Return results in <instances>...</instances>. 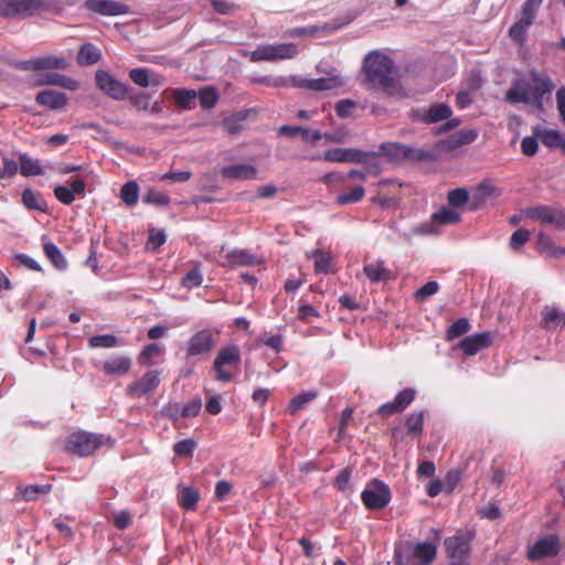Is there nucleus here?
<instances>
[{"instance_id": "f257e3e1", "label": "nucleus", "mask_w": 565, "mask_h": 565, "mask_svg": "<svg viewBox=\"0 0 565 565\" xmlns=\"http://www.w3.org/2000/svg\"><path fill=\"white\" fill-rule=\"evenodd\" d=\"M363 71L365 81L387 96H404L403 88L396 79L395 65L391 57L377 51L364 57Z\"/></svg>"}, {"instance_id": "f03ea898", "label": "nucleus", "mask_w": 565, "mask_h": 565, "mask_svg": "<svg viewBox=\"0 0 565 565\" xmlns=\"http://www.w3.org/2000/svg\"><path fill=\"white\" fill-rule=\"evenodd\" d=\"M109 441V436L79 430L67 437L65 450L78 457H88Z\"/></svg>"}, {"instance_id": "7ed1b4c3", "label": "nucleus", "mask_w": 565, "mask_h": 565, "mask_svg": "<svg viewBox=\"0 0 565 565\" xmlns=\"http://www.w3.org/2000/svg\"><path fill=\"white\" fill-rule=\"evenodd\" d=\"M298 54L297 45L294 43H277L259 45L253 52H248L252 62L294 58Z\"/></svg>"}, {"instance_id": "20e7f679", "label": "nucleus", "mask_w": 565, "mask_h": 565, "mask_svg": "<svg viewBox=\"0 0 565 565\" xmlns=\"http://www.w3.org/2000/svg\"><path fill=\"white\" fill-rule=\"evenodd\" d=\"M47 8L43 0H0V15L3 18H26Z\"/></svg>"}, {"instance_id": "39448f33", "label": "nucleus", "mask_w": 565, "mask_h": 565, "mask_svg": "<svg viewBox=\"0 0 565 565\" xmlns=\"http://www.w3.org/2000/svg\"><path fill=\"white\" fill-rule=\"evenodd\" d=\"M392 499L387 484L374 479L361 493V500L367 510L376 511L384 509Z\"/></svg>"}, {"instance_id": "423d86ee", "label": "nucleus", "mask_w": 565, "mask_h": 565, "mask_svg": "<svg viewBox=\"0 0 565 565\" xmlns=\"http://www.w3.org/2000/svg\"><path fill=\"white\" fill-rule=\"evenodd\" d=\"M563 548V543L558 535L550 534L539 539L533 545L529 546L526 557L531 562H539L544 558L556 557Z\"/></svg>"}, {"instance_id": "0eeeda50", "label": "nucleus", "mask_w": 565, "mask_h": 565, "mask_svg": "<svg viewBox=\"0 0 565 565\" xmlns=\"http://www.w3.org/2000/svg\"><path fill=\"white\" fill-rule=\"evenodd\" d=\"M524 214L527 218L541 221L544 224L553 225L559 230L565 228V209L537 205L526 209Z\"/></svg>"}, {"instance_id": "6e6552de", "label": "nucleus", "mask_w": 565, "mask_h": 565, "mask_svg": "<svg viewBox=\"0 0 565 565\" xmlns=\"http://www.w3.org/2000/svg\"><path fill=\"white\" fill-rule=\"evenodd\" d=\"M161 372L158 370H150L145 373L139 380L128 384L126 392L132 398H140L151 395L160 385Z\"/></svg>"}, {"instance_id": "1a4fd4ad", "label": "nucleus", "mask_w": 565, "mask_h": 565, "mask_svg": "<svg viewBox=\"0 0 565 565\" xmlns=\"http://www.w3.org/2000/svg\"><path fill=\"white\" fill-rule=\"evenodd\" d=\"M95 81L98 89L115 100H122L128 94V86L104 70L96 71Z\"/></svg>"}, {"instance_id": "9d476101", "label": "nucleus", "mask_w": 565, "mask_h": 565, "mask_svg": "<svg viewBox=\"0 0 565 565\" xmlns=\"http://www.w3.org/2000/svg\"><path fill=\"white\" fill-rule=\"evenodd\" d=\"M415 395L416 392L414 388H405L397 393L393 402L381 405L376 413L383 418H387L394 414H399L413 403Z\"/></svg>"}, {"instance_id": "9b49d317", "label": "nucleus", "mask_w": 565, "mask_h": 565, "mask_svg": "<svg viewBox=\"0 0 565 565\" xmlns=\"http://www.w3.org/2000/svg\"><path fill=\"white\" fill-rule=\"evenodd\" d=\"M370 156L374 158L376 154H369L355 148H333L327 150L323 158L330 162L367 163Z\"/></svg>"}, {"instance_id": "f8f14e48", "label": "nucleus", "mask_w": 565, "mask_h": 565, "mask_svg": "<svg viewBox=\"0 0 565 565\" xmlns=\"http://www.w3.org/2000/svg\"><path fill=\"white\" fill-rule=\"evenodd\" d=\"M451 108L444 103L434 104L428 109H417L412 111L413 120L420 121L426 125L435 124L450 118Z\"/></svg>"}, {"instance_id": "ddd939ff", "label": "nucleus", "mask_w": 565, "mask_h": 565, "mask_svg": "<svg viewBox=\"0 0 565 565\" xmlns=\"http://www.w3.org/2000/svg\"><path fill=\"white\" fill-rule=\"evenodd\" d=\"M495 332L487 331L466 337L458 343L463 353H477L480 350L489 349L498 340Z\"/></svg>"}, {"instance_id": "4468645a", "label": "nucleus", "mask_w": 565, "mask_h": 565, "mask_svg": "<svg viewBox=\"0 0 565 565\" xmlns=\"http://www.w3.org/2000/svg\"><path fill=\"white\" fill-rule=\"evenodd\" d=\"M505 100L510 104H533L532 83L525 78H518L512 82L511 87L505 93Z\"/></svg>"}, {"instance_id": "2eb2a0df", "label": "nucleus", "mask_w": 565, "mask_h": 565, "mask_svg": "<svg viewBox=\"0 0 565 565\" xmlns=\"http://www.w3.org/2000/svg\"><path fill=\"white\" fill-rule=\"evenodd\" d=\"M220 338L217 331L203 329L196 332L189 341L188 353H206L212 351Z\"/></svg>"}, {"instance_id": "dca6fc26", "label": "nucleus", "mask_w": 565, "mask_h": 565, "mask_svg": "<svg viewBox=\"0 0 565 565\" xmlns=\"http://www.w3.org/2000/svg\"><path fill=\"white\" fill-rule=\"evenodd\" d=\"M446 555L456 561H466L470 554V540L466 535H454L444 541Z\"/></svg>"}, {"instance_id": "f3484780", "label": "nucleus", "mask_w": 565, "mask_h": 565, "mask_svg": "<svg viewBox=\"0 0 565 565\" xmlns=\"http://www.w3.org/2000/svg\"><path fill=\"white\" fill-rule=\"evenodd\" d=\"M84 7L102 15H121L129 12L127 4L113 0H87Z\"/></svg>"}, {"instance_id": "a211bd4d", "label": "nucleus", "mask_w": 565, "mask_h": 565, "mask_svg": "<svg viewBox=\"0 0 565 565\" xmlns=\"http://www.w3.org/2000/svg\"><path fill=\"white\" fill-rule=\"evenodd\" d=\"M344 84L340 76L322 77L317 79H292V85L308 88L311 90L322 92L338 88Z\"/></svg>"}, {"instance_id": "6ab92c4d", "label": "nucleus", "mask_w": 565, "mask_h": 565, "mask_svg": "<svg viewBox=\"0 0 565 565\" xmlns=\"http://www.w3.org/2000/svg\"><path fill=\"white\" fill-rule=\"evenodd\" d=\"M501 195V190L488 182L480 183L475 190L470 200V210L476 211L483 207L488 200L497 199Z\"/></svg>"}, {"instance_id": "aec40b11", "label": "nucleus", "mask_w": 565, "mask_h": 565, "mask_svg": "<svg viewBox=\"0 0 565 565\" xmlns=\"http://www.w3.org/2000/svg\"><path fill=\"white\" fill-rule=\"evenodd\" d=\"M258 170L249 163H236L226 166L221 170V174L227 180H255Z\"/></svg>"}, {"instance_id": "412c9836", "label": "nucleus", "mask_w": 565, "mask_h": 565, "mask_svg": "<svg viewBox=\"0 0 565 565\" xmlns=\"http://www.w3.org/2000/svg\"><path fill=\"white\" fill-rule=\"evenodd\" d=\"M35 100L50 109L60 110L66 106L67 96L62 92L45 89L38 93Z\"/></svg>"}, {"instance_id": "4be33fe9", "label": "nucleus", "mask_w": 565, "mask_h": 565, "mask_svg": "<svg viewBox=\"0 0 565 565\" xmlns=\"http://www.w3.org/2000/svg\"><path fill=\"white\" fill-rule=\"evenodd\" d=\"M541 316V326L547 331H552L556 328H562L565 326V311H562L554 306H545Z\"/></svg>"}, {"instance_id": "5701e85b", "label": "nucleus", "mask_w": 565, "mask_h": 565, "mask_svg": "<svg viewBox=\"0 0 565 565\" xmlns=\"http://www.w3.org/2000/svg\"><path fill=\"white\" fill-rule=\"evenodd\" d=\"M130 79L138 86L149 87L159 86L163 83V77L152 73L147 68H134L129 72Z\"/></svg>"}, {"instance_id": "b1692460", "label": "nucleus", "mask_w": 565, "mask_h": 565, "mask_svg": "<svg viewBox=\"0 0 565 565\" xmlns=\"http://www.w3.org/2000/svg\"><path fill=\"white\" fill-rule=\"evenodd\" d=\"M438 159L436 149L430 148H415L405 145L404 162H433Z\"/></svg>"}, {"instance_id": "393cba45", "label": "nucleus", "mask_w": 565, "mask_h": 565, "mask_svg": "<svg viewBox=\"0 0 565 565\" xmlns=\"http://www.w3.org/2000/svg\"><path fill=\"white\" fill-rule=\"evenodd\" d=\"M413 555L414 559L419 563V565H430L437 556V544L431 542H420L417 544H413Z\"/></svg>"}, {"instance_id": "a878e982", "label": "nucleus", "mask_w": 565, "mask_h": 565, "mask_svg": "<svg viewBox=\"0 0 565 565\" xmlns=\"http://www.w3.org/2000/svg\"><path fill=\"white\" fill-rule=\"evenodd\" d=\"M239 362V355H217L213 369L216 373V380L222 382H230L232 374L226 370V366L236 365Z\"/></svg>"}, {"instance_id": "bb28decb", "label": "nucleus", "mask_w": 565, "mask_h": 565, "mask_svg": "<svg viewBox=\"0 0 565 565\" xmlns=\"http://www.w3.org/2000/svg\"><path fill=\"white\" fill-rule=\"evenodd\" d=\"M130 366V360L122 355H111L103 363L104 372L109 375L126 374Z\"/></svg>"}, {"instance_id": "cd10ccee", "label": "nucleus", "mask_w": 565, "mask_h": 565, "mask_svg": "<svg viewBox=\"0 0 565 565\" xmlns=\"http://www.w3.org/2000/svg\"><path fill=\"white\" fill-rule=\"evenodd\" d=\"M531 83L534 105L541 107L543 96L552 90L551 81L547 77L540 76L537 73H532Z\"/></svg>"}, {"instance_id": "c85d7f7f", "label": "nucleus", "mask_w": 565, "mask_h": 565, "mask_svg": "<svg viewBox=\"0 0 565 565\" xmlns=\"http://www.w3.org/2000/svg\"><path fill=\"white\" fill-rule=\"evenodd\" d=\"M405 145L399 142H384L380 146V153L390 162L401 164L404 162Z\"/></svg>"}, {"instance_id": "c756f323", "label": "nucleus", "mask_w": 565, "mask_h": 565, "mask_svg": "<svg viewBox=\"0 0 565 565\" xmlns=\"http://www.w3.org/2000/svg\"><path fill=\"white\" fill-rule=\"evenodd\" d=\"M41 85H55L60 87L67 88L70 90H76L78 88V83L63 74L58 73H46L42 76L40 81Z\"/></svg>"}, {"instance_id": "7c9ffc66", "label": "nucleus", "mask_w": 565, "mask_h": 565, "mask_svg": "<svg viewBox=\"0 0 565 565\" xmlns=\"http://www.w3.org/2000/svg\"><path fill=\"white\" fill-rule=\"evenodd\" d=\"M199 500L200 492L193 487H182L178 493V503L186 511H194Z\"/></svg>"}, {"instance_id": "2f4dec72", "label": "nucleus", "mask_w": 565, "mask_h": 565, "mask_svg": "<svg viewBox=\"0 0 565 565\" xmlns=\"http://www.w3.org/2000/svg\"><path fill=\"white\" fill-rule=\"evenodd\" d=\"M414 548L412 542H402L395 545L394 564L395 565H415L413 555Z\"/></svg>"}, {"instance_id": "473e14b6", "label": "nucleus", "mask_w": 565, "mask_h": 565, "mask_svg": "<svg viewBox=\"0 0 565 565\" xmlns=\"http://www.w3.org/2000/svg\"><path fill=\"white\" fill-rule=\"evenodd\" d=\"M364 273L372 282L387 281L392 278L391 270L384 267L383 262L366 264Z\"/></svg>"}, {"instance_id": "72a5a7b5", "label": "nucleus", "mask_w": 565, "mask_h": 565, "mask_svg": "<svg viewBox=\"0 0 565 565\" xmlns=\"http://www.w3.org/2000/svg\"><path fill=\"white\" fill-rule=\"evenodd\" d=\"M20 173L24 177L41 175L43 169L40 161L29 157L26 153L19 156Z\"/></svg>"}, {"instance_id": "f704fd0d", "label": "nucleus", "mask_w": 565, "mask_h": 565, "mask_svg": "<svg viewBox=\"0 0 565 565\" xmlns=\"http://www.w3.org/2000/svg\"><path fill=\"white\" fill-rule=\"evenodd\" d=\"M18 491L21 493L23 500L34 501L41 495L47 494L52 491V484H30L26 487H18Z\"/></svg>"}, {"instance_id": "c9c22d12", "label": "nucleus", "mask_w": 565, "mask_h": 565, "mask_svg": "<svg viewBox=\"0 0 565 565\" xmlns=\"http://www.w3.org/2000/svg\"><path fill=\"white\" fill-rule=\"evenodd\" d=\"M22 203L29 210H36L41 212L46 211V203L43 200L41 193L31 189H25L22 192Z\"/></svg>"}, {"instance_id": "e433bc0d", "label": "nucleus", "mask_w": 565, "mask_h": 565, "mask_svg": "<svg viewBox=\"0 0 565 565\" xmlns=\"http://www.w3.org/2000/svg\"><path fill=\"white\" fill-rule=\"evenodd\" d=\"M100 52L92 44H84L77 54V63L79 65H93L100 60Z\"/></svg>"}, {"instance_id": "4c0bfd02", "label": "nucleus", "mask_w": 565, "mask_h": 565, "mask_svg": "<svg viewBox=\"0 0 565 565\" xmlns=\"http://www.w3.org/2000/svg\"><path fill=\"white\" fill-rule=\"evenodd\" d=\"M317 396H318L317 391L302 392V393L296 395L289 402V405H288L289 413L296 414L299 411L305 409L310 402H312L313 399L317 398Z\"/></svg>"}, {"instance_id": "58836bf2", "label": "nucleus", "mask_w": 565, "mask_h": 565, "mask_svg": "<svg viewBox=\"0 0 565 565\" xmlns=\"http://www.w3.org/2000/svg\"><path fill=\"white\" fill-rule=\"evenodd\" d=\"M43 250L45 256L51 260L54 267H56L60 270L66 268V259L64 258L63 254L55 244H53L52 242H44Z\"/></svg>"}, {"instance_id": "ea45409f", "label": "nucleus", "mask_w": 565, "mask_h": 565, "mask_svg": "<svg viewBox=\"0 0 565 565\" xmlns=\"http://www.w3.org/2000/svg\"><path fill=\"white\" fill-rule=\"evenodd\" d=\"M308 257L315 259L316 273H329L331 270V254L323 249H315Z\"/></svg>"}, {"instance_id": "a19ab883", "label": "nucleus", "mask_w": 565, "mask_h": 565, "mask_svg": "<svg viewBox=\"0 0 565 565\" xmlns=\"http://www.w3.org/2000/svg\"><path fill=\"white\" fill-rule=\"evenodd\" d=\"M535 135L540 141L548 148L559 147L562 149L565 140L557 130H535Z\"/></svg>"}, {"instance_id": "79ce46f5", "label": "nucleus", "mask_w": 565, "mask_h": 565, "mask_svg": "<svg viewBox=\"0 0 565 565\" xmlns=\"http://www.w3.org/2000/svg\"><path fill=\"white\" fill-rule=\"evenodd\" d=\"M541 3L542 0H526L522 7V15L518 22H520L524 28L529 29L535 19L536 11Z\"/></svg>"}, {"instance_id": "37998d69", "label": "nucleus", "mask_w": 565, "mask_h": 565, "mask_svg": "<svg viewBox=\"0 0 565 565\" xmlns=\"http://www.w3.org/2000/svg\"><path fill=\"white\" fill-rule=\"evenodd\" d=\"M541 3L542 0H526L522 7V15L518 22H520L524 28L529 29L535 19L536 11Z\"/></svg>"}, {"instance_id": "c03bdc74", "label": "nucleus", "mask_w": 565, "mask_h": 565, "mask_svg": "<svg viewBox=\"0 0 565 565\" xmlns=\"http://www.w3.org/2000/svg\"><path fill=\"white\" fill-rule=\"evenodd\" d=\"M196 94H198L196 98H199L200 105L204 109L213 108L217 104V100L220 97L216 88H214L212 86H206V87L200 89L199 92H196Z\"/></svg>"}, {"instance_id": "a18cd8bd", "label": "nucleus", "mask_w": 565, "mask_h": 565, "mask_svg": "<svg viewBox=\"0 0 565 565\" xmlns=\"http://www.w3.org/2000/svg\"><path fill=\"white\" fill-rule=\"evenodd\" d=\"M38 66L40 70H66L70 62L63 56H43L38 58Z\"/></svg>"}, {"instance_id": "49530a36", "label": "nucleus", "mask_w": 565, "mask_h": 565, "mask_svg": "<svg viewBox=\"0 0 565 565\" xmlns=\"http://www.w3.org/2000/svg\"><path fill=\"white\" fill-rule=\"evenodd\" d=\"M405 426L407 434L413 436H419L424 428V413L414 412L409 414L405 419Z\"/></svg>"}, {"instance_id": "de8ad7c7", "label": "nucleus", "mask_w": 565, "mask_h": 565, "mask_svg": "<svg viewBox=\"0 0 565 565\" xmlns=\"http://www.w3.org/2000/svg\"><path fill=\"white\" fill-rule=\"evenodd\" d=\"M365 190L362 185H358L351 189L349 192H344L339 194L335 198V203L338 205H347L351 203H356L364 198Z\"/></svg>"}, {"instance_id": "09e8293b", "label": "nucleus", "mask_w": 565, "mask_h": 565, "mask_svg": "<svg viewBox=\"0 0 565 565\" xmlns=\"http://www.w3.org/2000/svg\"><path fill=\"white\" fill-rule=\"evenodd\" d=\"M121 200L129 206L135 205L139 198V188L137 182L129 181L120 190Z\"/></svg>"}, {"instance_id": "8fccbe9b", "label": "nucleus", "mask_w": 565, "mask_h": 565, "mask_svg": "<svg viewBox=\"0 0 565 565\" xmlns=\"http://www.w3.org/2000/svg\"><path fill=\"white\" fill-rule=\"evenodd\" d=\"M470 329V322L467 318H460L450 324L446 332V339L451 341L456 338H459L466 334Z\"/></svg>"}, {"instance_id": "3c124183", "label": "nucleus", "mask_w": 565, "mask_h": 565, "mask_svg": "<svg viewBox=\"0 0 565 565\" xmlns=\"http://www.w3.org/2000/svg\"><path fill=\"white\" fill-rule=\"evenodd\" d=\"M447 200L450 206L461 207L465 204H470L469 192L465 188H457L448 192Z\"/></svg>"}, {"instance_id": "603ef678", "label": "nucleus", "mask_w": 565, "mask_h": 565, "mask_svg": "<svg viewBox=\"0 0 565 565\" xmlns=\"http://www.w3.org/2000/svg\"><path fill=\"white\" fill-rule=\"evenodd\" d=\"M434 222L441 223V224H454L459 222L460 215L458 212L450 210L448 207H443L437 213L433 214L431 216Z\"/></svg>"}, {"instance_id": "864d4df0", "label": "nucleus", "mask_w": 565, "mask_h": 565, "mask_svg": "<svg viewBox=\"0 0 565 565\" xmlns=\"http://www.w3.org/2000/svg\"><path fill=\"white\" fill-rule=\"evenodd\" d=\"M439 290V285L435 280H430L426 282L424 286H422L414 294V299L418 302H423L427 300L429 297L437 294Z\"/></svg>"}, {"instance_id": "5fc2aeb1", "label": "nucleus", "mask_w": 565, "mask_h": 565, "mask_svg": "<svg viewBox=\"0 0 565 565\" xmlns=\"http://www.w3.org/2000/svg\"><path fill=\"white\" fill-rule=\"evenodd\" d=\"M175 103L182 108H191V102L198 97L193 89H177L173 93Z\"/></svg>"}, {"instance_id": "6e6d98bb", "label": "nucleus", "mask_w": 565, "mask_h": 565, "mask_svg": "<svg viewBox=\"0 0 565 565\" xmlns=\"http://www.w3.org/2000/svg\"><path fill=\"white\" fill-rule=\"evenodd\" d=\"M195 447V441L191 438H186L175 443L173 451L179 457H192Z\"/></svg>"}, {"instance_id": "4d7b16f0", "label": "nucleus", "mask_w": 565, "mask_h": 565, "mask_svg": "<svg viewBox=\"0 0 565 565\" xmlns=\"http://www.w3.org/2000/svg\"><path fill=\"white\" fill-rule=\"evenodd\" d=\"M226 258L233 265H252L255 263L254 257L246 250H233L226 255Z\"/></svg>"}, {"instance_id": "13d9d810", "label": "nucleus", "mask_w": 565, "mask_h": 565, "mask_svg": "<svg viewBox=\"0 0 565 565\" xmlns=\"http://www.w3.org/2000/svg\"><path fill=\"white\" fill-rule=\"evenodd\" d=\"M92 348H114L118 344V339L111 334L95 335L89 339Z\"/></svg>"}, {"instance_id": "bf43d9fd", "label": "nucleus", "mask_w": 565, "mask_h": 565, "mask_svg": "<svg viewBox=\"0 0 565 565\" xmlns=\"http://www.w3.org/2000/svg\"><path fill=\"white\" fill-rule=\"evenodd\" d=\"M203 281V277L198 267L192 268L188 274L182 278L181 285L188 289H192L194 287H199Z\"/></svg>"}, {"instance_id": "052dcab7", "label": "nucleus", "mask_w": 565, "mask_h": 565, "mask_svg": "<svg viewBox=\"0 0 565 565\" xmlns=\"http://www.w3.org/2000/svg\"><path fill=\"white\" fill-rule=\"evenodd\" d=\"M461 145L459 143V139L456 134L451 135L449 138L445 140H439L433 146V149H436L438 152V157L441 151H451L459 148Z\"/></svg>"}, {"instance_id": "680f3d73", "label": "nucleus", "mask_w": 565, "mask_h": 565, "mask_svg": "<svg viewBox=\"0 0 565 565\" xmlns=\"http://www.w3.org/2000/svg\"><path fill=\"white\" fill-rule=\"evenodd\" d=\"M462 478V472L459 469H451L447 472L444 481L445 490L448 493H451L456 487L460 483Z\"/></svg>"}, {"instance_id": "e2e57ef3", "label": "nucleus", "mask_w": 565, "mask_h": 565, "mask_svg": "<svg viewBox=\"0 0 565 565\" xmlns=\"http://www.w3.org/2000/svg\"><path fill=\"white\" fill-rule=\"evenodd\" d=\"M372 202L379 204L384 210H396L399 206V200L395 195L381 196L376 195L371 199Z\"/></svg>"}, {"instance_id": "0e129e2a", "label": "nucleus", "mask_w": 565, "mask_h": 565, "mask_svg": "<svg viewBox=\"0 0 565 565\" xmlns=\"http://www.w3.org/2000/svg\"><path fill=\"white\" fill-rule=\"evenodd\" d=\"M145 202L154 205H168L170 203V199L168 195L158 192L156 190H149L145 196Z\"/></svg>"}, {"instance_id": "69168bd1", "label": "nucleus", "mask_w": 565, "mask_h": 565, "mask_svg": "<svg viewBox=\"0 0 565 565\" xmlns=\"http://www.w3.org/2000/svg\"><path fill=\"white\" fill-rule=\"evenodd\" d=\"M2 162L3 167L0 168V180L14 177L19 169L17 161L13 159L3 158Z\"/></svg>"}, {"instance_id": "338daca9", "label": "nucleus", "mask_w": 565, "mask_h": 565, "mask_svg": "<svg viewBox=\"0 0 565 565\" xmlns=\"http://www.w3.org/2000/svg\"><path fill=\"white\" fill-rule=\"evenodd\" d=\"M54 194L60 202L66 205L72 204L75 200L73 191H71L70 188L65 185H56L54 188Z\"/></svg>"}, {"instance_id": "774afa93", "label": "nucleus", "mask_w": 565, "mask_h": 565, "mask_svg": "<svg viewBox=\"0 0 565 565\" xmlns=\"http://www.w3.org/2000/svg\"><path fill=\"white\" fill-rule=\"evenodd\" d=\"M167 239L166 233L159 230H151L149 232V238L147 243V248L157 249L159 246L164 244Z\"/></svg>"}]
</instances>
